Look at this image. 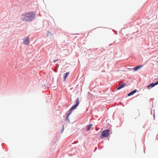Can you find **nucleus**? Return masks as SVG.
Returning a JSON list of instances; mask_svg holds the SVG:
<instances>
[{
  "instance_id": "2",
  "label": "nucleus",
  "mask_w": 158,
  "mask_h": 158,
  "mask_svg": "<svg viewBox=\"0 0 158 158\" xmlns=\"http://www.w3.org/2000/svg\"><path fill=\"white\" fill-rule=\"evenodd\" d=\"M109 129L105 130L102 132V135L103 137H107L109 135Z\"/></svg>"
},
{
  "instance_id": "6",
  "label": "nucleus",
  "mask_w": 158,
  "mask_h": 158,
  "mask_svg": "<svg viewBox=\"0 0 158 158\" xmlns=\"http://www.w3.org/2000/svg\"><path fill=\"white\" fill-rule=\"evenodd\" d=\"M143 65H141L140 66H136L134 68V70L135 71H136L137 70H138L139 69L142 67H143Z\"/></svg>"
},
{
  "instance_id": "13",
  "label": "nucleus",
  "mask_w": 158,
  "mask_h": 158,
  "mask_svg": "<svg viewBox=\"0 0 158 158\" xmlns=\"http://www.w3.org/2000/svg\"><path fill=\"white\" fill-rule=\"evenodd\" d=\"M151 87V86H150V85H148V86H147V87L148 88H149V87Z\"/></svg>"
},
{
  "instance_id": "4",
  "label": "nucleus",
  "mask_w": 158,
  "mask_h": 158,
  "mask_svg": "<svg viewBox=\"0 0 158 158\" xmlns=\"http://www.w3.org/2000/svg\"><path fill=\"white\" fill-rule=\"evenodd\" d=\"M29 37H27L23 40V44L25 45H28L29 43Z\"/></svg>"
},
{
  "instance_id": "1",
  "label": "nucleus",
  "mask_w": 158,
  "mask_h": 158,
  "mask_svg": "<svg viewBox=\"0 0 158 158\" xmlns=\"http://www.w3.org/2000/svg\"><path fill=\"white\" fill-rule=\"evenodd\" d=\"M35 17V13L32 11H30L22 14L21 16L20 19L23 21L30 22L33 20Z\"/></svg>"
},
{
  "instance_id": "8",
  "label": "nucleus",
  "mask_w": 158,
  "mask_h": 158,
  "mask_svg": "<svg viewBox=\"0 0 158 158\" xmlns=\"http://www.w3.org/2000/svg\"><path fill=\"white\" fill-rule=\"evenodd\" d=\"M158 84V81L155 83H152L150 84V86L151 87H153L156 85Z\"/></svg>"
},
{
  "instance_id": "7",
  "label": "nucleus",
  "mask_w": 158,
  "mask_h": 158,
  "mask_svg": "<svg viewBox=\"0 0 158 158\" xmlns=\"http://www.w3.org/2000/svg\"><path fill=\"white\" fill-rule=\"evenodd\" d=\"M136 91H137V90H134L130 92L129 93H128V96H131V95H132V94H134L136 92Z\"/></svg>"
},
{
  "instance_id": "5",
  "label": "nucleus",
  "mask_w": 158,
  "mask_h": 158,
  "mask_svg": "<svg viewBox=\"0 0 158 158\" xmlns=\"http://www.w3.org/2000/svg\"><path fill=\"white\" fill-rule=\"evenodd\" d=\"M126 84H119V86L118 87L117 89L119 90L121 88L124 87L125 85H126Z\"/></svg>"
},
{
  "instance_id": "3",
  "label": "nucleus",
  "mask_w": 158,
  "mask_h": 158,
  "mask_svg": "<svg viewBox=\"0 0 158 158\" xmlns=\"http://www.w3.org/2000/svg\"><path fill=\"white\" fill-rule=\"evenodd\" d=\"M76 103L75 105L72 106L71 108L70 109V111H72L73 110L75 109L79 105V99L77 98Z\"/></svg>"
},
{
  "instance_id": "12",
  "label": "nucleus",
  "mask_w": 158,
  "mask_h": 158,
  "mask_svg": "<svg viewBox=\"0 0 158 158\" xmlns=\"http://www.w3.org/2000/svg\"><path fill=\"white\" fill-rule=\"evenodd\" d=\"M57 60H58V59H57V60H55L54 61V62L55 63L56 62Z\"/></svg>"
},
{
  "instance_id": "11",
  "label": "nucleus",
  "mask_w": 158,
  "mask_h": 158,
  "mask_svg": "<svg viewBox=\"0 0 158 158\" xmlns=\"http://www.w3.org/2000/svg\"><path fill=\"white\" fill-rule=\"evenodd\" d=\"M71 113H72V112H70V113L67 115L66 117V119H68L69 116V115L71 114Z\"/></svg>"
},
{
  "instance_id": "9",
  "label": "nucleus",
  "mask_w": 158,
  "mask_h": 158,
  "mask_svg": "<svg viewBox=\"0 0 158 158\" xmlns=\"http://www.w3.org/2000/svg\"><path fill=\"white\" fill-rule=\"evenodd\" d=\"M69 73V72L66 73L64 74V80H66V78L68 76Z\"/></svg>"
},
{
  "instance_id": "10",
  "label": "nucleus",
  "mask_w": 158,
  "mask_h": 158,
  "mask_svg": "<svg viewBox=\"0 0 158 158\" xmlns=\"http://www.w3.org/2000/svg\"><path fill=\"white\" fill-rule=\"evenodd\" d=\"M92 124H89V125H88V126H87V131H89L91 127L92 126Z\"/></svg>"
}]
</instances>
